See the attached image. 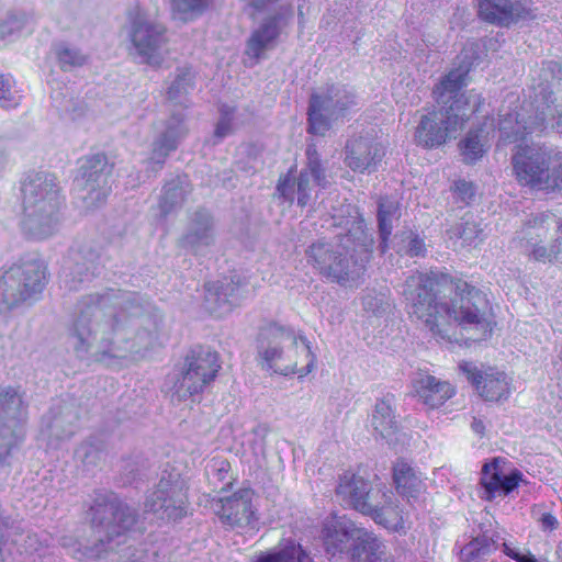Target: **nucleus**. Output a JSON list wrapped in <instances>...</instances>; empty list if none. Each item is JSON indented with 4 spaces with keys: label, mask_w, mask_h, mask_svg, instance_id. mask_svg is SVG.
<instances>
[{
    "label": "nucleus",
    "mask_w": 562,
    "mask_h": 562,
    "mask_svg": "<svg viewBox=\"0 0 562 562\" xmlns=\"http://www.w3.org/2000/svg\"><path fill=\"white\" fill-rule=\"evenodd\" d=\"M112 169L104 154L89 156L81 162L74 188L88 207H97L106 200L111 191Z\"/></svg>",
    "instance_id": "obj_16"
},
{
    "label": "nucleus",
    "mask_w": 562,
    "mask_h": 562,
    "mask_svg": "<svg viewBox=\"0 0 562 562\" xmlns=\"http://www.w3.org/2000/svg\"><path fill=\"white\" fill-rule=\"evenodd\" d=\"M215 231L214 221L206 210H198L193 213L187 231L180 243L194 254H202L207 247L214 244Z\"/></svg>",
    "instance_id": "obj_28"
},
{
    "label": "nucleus",
    "mask_w": 562,
    "mask_h": 562,
    "mask_svg": "<svg viewBox=\"0 0 562 562\" xmlns=\"http://www.w3.org/2000/svg\"><path fill=\"white\" fill-rule=\"evenodd\" d=\"M32 31V18L24 12H11L0 20V41L15 40Z\"/></svg>",
    "instance_id": "obj_36"
},
{
    "label": "nucleus",
    "mask_w": 562,
    "mask_h": 562,
    "mask_svg": "<svg viewBox=\"0 0 562 562\" xmlns=\"http://www.w3.org/2000/svg\"><path fill=\"white\" fill-rule=\"evenodd\" d=\"M479 16L501 27H508L520 20L533 18L522 0H477Z\"/></svg>",
    "instance_id": "obj_23"
},
{
    "label": "nucleus",
    "mask_w": 562,
    "mask_h": 562,
    "mask_svg": "<svg viewBox=\"0 0 562 562\" xmlns=\"http://www.w3.org/2000/svg\"><path fill=\"white\" fill-rule=\"evenodd\" d=\"M130 37L143 61L159 66L162 61V47L166 43V27L140 9L130 13Z\"/></svg>",
    "instance_id": "obj_17"
},
{
    "label": "nucleus",
    "mask_w": 562,
    "mask_h": 562,
    "mask_svg": "<svg viewBox=\"0 0 562 562\" xmlns=\"http://www.w3.org/2000/svg\"><path fill=\"white\" fill-rule=\"evenodd\" d=\"M419 401L429 408H438L454 395V387L434 375H420L414 383Z\"/></svg>",
    "instance_id": "obj_32"
},
{
    "label": "nucleus",
    "mask_w": 562,
    "mask_h": 562,
    "mask_svg": "<svg viewBox=\"0 0 562 562\" xmlns=\"http://www.w3.org/2000/svg\"><path fill=\"white\" fill-rule=\"evenodd\" d=\"M322 536L326 552L333 557L350 552L352 562H385L376 537L346 516L335 515L326 519Z\"/></svg>",
    "instance_id": "obj_9"
},
{
    "label": "nucleus",
    "mask_w": 562,
    "mask_h": 562,
    "mask_svg": "<svg viewBox=\"0 0 562 562\" xmlns=\"http://www.w3.org/2000/svg\"><path fill=\"white\" fill-rule=\"evenodd\" d=\"M536 115L526 116L527 110L501 114L499 134L505 143L522 140L527 135L543 132L550 124L562 133V69L554 63L543 64L533 80Z\"/></svg>",
    "instance_id": "obj_5"
},
{
    "label": "nucleus",
    "mask_w": 562,
    "mask_h": 562,
    "mask_svg": "<svg viewBox=\"0 0 562 562\" xmlns=\"http://www.w3.org/2000/svg\"><path fill=\"white\" fill-rule=\"evenodd\" d=\"M24 232L34 239H45L54 235L60 224L61 200L54 175L33 172L22 182Z\"/></svg>",
    "instance_id": "obj_8"
},
{
    "label": "nucleus",
    "mask_w": 562,
    "mask_h": 562,
    "mask_svg": "<svg viewBox=\"0 0 562 562\" xmlns=\"http://www.w3.org/2000/svg\"><path fill=\"white\" fill-rule=\"evenodd\" d=\"M91 524L95 535L92 547L82 546L70 537L61 539V547L74 559L92 560L102 553L113 551L127 541V535L137 521V513L114 493L95 495L90 507Z\"/></svg>",
    "instance_id": "obj_6"
},
{
    "label": "nucleus",
    "mask_w": 562,
    "mask_h": 562,
    "mask_svg": "<svg viewBox=\"0 0 562 562\" xmlns=\"http://www.w3.org/2000/svg\"><path fill=\"white\" fill-rule=\"evenodd\" d=\"M392 529L396 532H405V526H404V519H403V516H400V518L397 519V521L394 524V525H390L389 524V530Z\"/></svg>",
    "instance_id": "obj_57"
},
{
    "label": "nucleus",
    "mask_w": 562,
    "mask_h": 562,
    "mask_svg": "<svg viewBox=\"0 0 562 562\" xmlns=\"http://www.w3.org/2000/svg\"><path fill=\"white\" fill-rule=\"evenodd\" d=\"M252 496V490L240 488L231 496L220 498L214 510L224 525L231 528H244L255 519Z\"/></svg>",
    "instance_id": "obj_21"
},
{
    "label": "nucleus",
    "mask_w": 562,
    "mask_h": 562,
    "mask_svg": "<svg viewBox=\"0 0 562 562\" xmlns=\"http://www.w3.org/2000/svg\"><path fill=\"white\" fill-rule=\"evenodd\" d=\"M558 153L548 146L517 145L512 156L514 175L521 186L531 189L554 192V178Z\"/></svg>",
    "instance_id": "obj_12"
},
{
    "label": "nucleus",
    "mask_w": 562,
    "mask_h": 562,
    "mask_svg": "<svg viewBox=\"0 0 562 562\" xmlns=\"http://www.w3.org/2000/svg\"><path fill=\"white\" fill-rule=\"evenodd\" d=\"M369 426L376 437L382 439L385 437L386 431V402L379 400L369 418Z\"/></svg>",
    "instance_id": "obj_44"
},
{
    "label": "nucleus",
    "mask_w": 562,
    "mask_h": 562,
    "mask_svg": "<svg viewBox=\"0 0 562 562\" xmlns=\"http://www.w3.org/2000/svg\"><path fill=\"white\" fill-rule=\"evenodd\" d=\"M555 553H557L558 559L560 560V562H562V541L559 543Z\"/></svg>",
    "instance_id": "obj_58"
},
{
    "label": "nucleus",
    "mask_w": 562,
    "mask_h": 562,
    "mask_svg": "<svg viewBox=\"0 0 562 562\" xmlns=\"http://www.w3.org/2000/svg\"><path fill=\"white\" fill-rule=\"evenodd\" d=\"M394 440L395 443L404 446L408 445V436L404 431H400L398 427L395 425V422L389 420V442Z\"/></svg>",
    "instance_id": "obj_51"
},
{
    "label": "nucleus",
    "mask_w": 562,
    "mask_h": 562,
    "mask_svg": "<svg viewBox=\"0 0 562 562\" xmlns=\"http://www.w3.org/2000/svg\"><path fill=\"white\" fill-rule=\"evenodd\" d=\"M471 428L475 434L480 436L484 435L485 426L481 419L474 417L471 423Z\"/></svg>",
    "instance_id": "obj_55"
},
{
    "label": "nucleus",
    "mask_w": 562,
    "mask_h": 562,
    "mask_svg": "<svg viewBox=\"0 0 562 562\" xmlns=\"http://www.w3.org/2000/svg\"><path fill=\"white\" fill-rule=\"evenodd\" d=\"M78 412L72 403L60 401L55 404L45 420V432L53 445V440L69 439L77 429Z\"/></svg>",
    "instance_id": "obj_29"
},
{
    "label": "nucleus",
    "mask_w": 562,
    "mask_h": 562,
    "mask_svg": "<svg viewBox=\"0 0 562 562\" xmlns=\"http://www.w3.org/2000/svg\"><path fill=\"white\" fill-rule=\"evenodd\" d=\"M451 190L453 192L454 199H457L464 205H469L475 196L474 184L464 179H459L454 181Z\"/></svg>",
    "instance_id": "obj_45"
},
{
    "label": "nucleus",
    "mask_w": 562,
    "mask_h": 562,
    "mask_svg": "<svg viewBox=\"0 0 562 562\" xmlns=\"http://www.w3.org/2000/svg\"><path fill=\"white\" fill-rule=\"evenodd\" d=\"M392 480L396 493L403 498L409 501L418 496L422 488V479L407 460L401 458L394 462Z\"/></svg>",
    "instance_id": "obj_33"
},
{
    "label": "nucleus",
    "mask_w": 562,
    "mask_h": 562,
    "mask_svg": "<svg viewBox=\"0 0 562 562\" xmlns=\"http://www.w3.org/2000/svg\"><path fill=\"white\" fill-rule=\"evenodd\" d=\"M382 155L379 144L371 136H359L347 142L345 162L353 171L363 172L380 160Z\"/></svg>",
    "instance_id": "obj_31"
},
{
    "label": "nucleus",
    "mask_w": 562,
    "mask_h": 562,
    "mask_svg": "<svg viewBox=\"0 0 562 562\" xmlns=\"http://www.w3.org/2000/svg\"><path fill=\"white\" fill-rule=\"evenodd\" d=\"M26 418L22 396L12 386H0V426L11 436L23 437Z\"/></svg>",
    "instance_id": "obj_30"
},
{
    "label": "nucleus",
    "mask_w": 562,
    "mask_h": 562,
    "mask_svg": "<svg viewBox=\"0 0 562 562\" xmlns=\"http://www.w3.org/2000/svg\"><path fill=\"white\" fill-rule=\"evenodd\" d=\"M247 293V284L238 276L229 281H217L205 284V305L207 311L222 317L229 313Z\"/></svg>",
    "instance_id": "obj_20"
},
{
    "label": "nucleus",
    "mask_w": 562,
    "mask_h": 562,
    "mask_svg": "<svg viewBox=\"0 0 562 562\" xmlns=\"http://www.w3.org/2000/svg\"><path fill=\"white\" fill-rule=\"evenodd\" d=\"M188 507L187 486L179 471L164 470L158 483L146 496L145 513H151L160 520L177 521L187 516Z\"/></svg>",
    "instance_id": "obj_14"
},
{
    "label": "nucleus",
    "mask_w": 562,
    "mask_h": 562,
    "mask_svg": "<svg viewBox=\"0 0 562 562\" xmlns=\"http://www.w3.org/2000/svg\"><path fill=\"white\" fill-rule=\"evenodd\" d=\"M449 238L462 239L469 246H476L484 239V231L473 216L465 215L461 223L451 227L448 232Z\"/></svg>",
    "instance_id": "obj_37"
},
{
    "label": "nucleus",
    "mask_w": 562,
    "mask_h": 562,
    "mask_svg": "<svg viewBox=\"0 0 562 562\" xmlns=\"http://www.w3.org/2000/svg\"><path fill=\"white\" fill-rule=\"evenodd\" d=\"M258 356L263 369L281 375L299 373L300 376L312 372L316 359L305 337L277 324L260 330Z\"/></svg>",
    "instance_id": "obj_7"
},
{
    "label": "nucleus",
    "mask_w": 562,
    "mask_h": 562,
    "mask_svg": "<svg viewBox=\"0 0 562 562\" xmlns=\"http://www.w3.org/2000/svg\"><path fill=\"white\" fill-rule=\"evenodd\" d=\"M46 284V266L35 257L23 258L0 269V313L36 299Z\"/></svg>",
    "instance_id": "obj_10"
},
{
    "label": "nucleus",
    "mask_w": 562,
    "mask_h": 562,
    "mask_svg": "<svg viewBox=\"0 0 562 562\" xmlns=\"http://www.w3.org/2000/svg\"><path fill=\"white\" fill-rule=\"evenodd\" d=\"M459 66L451 69L434 89L439 111L423 115L415 132L416 142L426 148L438 147L448 136L461 130L469 116L479 110L481 95L473 90L462 92L468 74L476 58L474 50L464 48Z\"/></svg>",
    "instance_id": "obj_4"
},
{
    "label": "nucleus",
    "mask_w": 562,
    "mask_h": 562,
    "mask_svg": "<svg viewBox=\"0 0 562 562\" xmlns=\"http://www.w3.org/2000/svg\"><path fill=\"white\" fill-rule=\"evenodd\" d=\"M8 164V154L5 153V150L0 149V175H2L5 171Z\"/></svg>",
    "instance_id": "obj_56"
},
{
    "label": "nucleus",
    "mask_w": 562,
    "mask_h": 562,
    "mask_svg": "<svg viewBox=\"0 0 562 562\" xmlns=\"http://www.w3.org/2000/svg\"><path fill=\"white\" fill-rule=\"evenodd\" d=\"M221 366L217 353L209 347L196 346L186 356L182 368L169 376L172 401H187L212 382Z\"/></svg>",
    "instance_id": "obj_13"
},
{
    "label": "nucleus",
    "mask_w": 562,
    "mask_h": 562,
    "mask_svg": "<svg viewBox=\"0 0 562 562\" xmlns=\"http://www.w3.org/2000/svg\"><path fill=\"white\" fill-rule=\"evenodd\" d=\"M306 158V167L300 171L297 178L296 192L297 204L300 206L307 205L316 198V194H314L316 187L325 188L327 184L326 169L322 164L321 156L315 145H307Z\"/></svg>",
    "instance_id": "obj_27"
},
{
    "label": "nucleus",
    "mask_w": 562,
    "mask_h": 562,
    "mask_svg": "<svg viewBox=\"0 0 562 562\" xmlns=\"http://www.w3.org/2000/svg\"><path fill=\"white\" fill-rule=\"evenodd\" d=\"M210 0H170V9L175 19L188 22L200 16Z\"/></svg>",
    "instance_id": "obj_39"
},
{
    "label": "nucleus",
    "mask_w": 562,
    "mask_h": 562,
    "mask_svg": "<svg viewBox=\"0 0 562 562\" xmlns=\"http://www.w3.org/2000/svg\"><path fill=\"white\" fill-rule=\"evenodd\" d=\"M193 77L190 69H178V74L168 88V100L176 104L186 105V95L193 88Z\"/></svg>",
    "instance_id": "obj_40"
},
{
    "label": "nucleus",
    "mask_w": 562,
    "mask_h": 562,
    "mask_svg": "<svg viewBox=\"0 0 562 562\" xmlns=\"http://www.w3.org/2000/svg\"><path fill=\"white\" fill-rule=\"evenodd\" d=\"M333 220L335 226L345 227L347 233L338 234L330 240L317 239L306 248L305 257L326 280L351 286L364 272V261L373 245V237L351 204L346 205V211H336Z\"/></svg>",
    "instance_id": "obj_3"
},
{
    "label": "nucleus",
    "mask_w": 562,
    "mask_h": 562,
    "mask_svg": "<svg viewBox=\"0 0 562 562\" xmlns=\"http://www.w3.org/2000/svg\"><path fill=\"white\" fill-rule=\"evenodd\" d=\"M378 223L380 233V249L382 252H384L386 249V211L384 210V204L382 202L379 203L378 207Z\"/></svg>",
    "instance_id": "obj_50"
},
{
    "label": "nucleus",
    "mask_w": 562,
    "mask_h": 562,
    "mask_svg": "<svg viewBox=\"0 0 562 562\" xmlns=\"http://www.w3.org/2000/svg\"><path fill=\"white\" fill-rule=\"evenodd\" d=\"M495 549H496L495 542L492 538H490L487 536L476 537L461 549L460 561L461 562H482Z\"/></svg>",
    "instance_id": "obj_38"
},
{
    "label": "nucleus",
    "mask_w": 562,
    "mask_h": 562,
    "mask_svg": "<svg viewBox=\"0 0 562 562\" xmlns=\"http://www.w3.org/2000/svg\"><path fill=\"white\" fill-rule=\"evenodd\" d=\"M190 192V184L187 177H175L166 182L159 202V209L164 216L181 207Z\"/></svg>",
    "instance_id": "obj_35"
},
{
    "label": "nucleus",
    "mask_w": 562,
    "mask_h": 562,
    "mask_svg": "<svg viewBox=\"0 0 562 562\" xmlns=\"http://www.w3.org/2000/svg\"><path fill=\"white\" fill-rule=\"evenodd\" d=\"M460 369L485 401L497 402L508 397L509 381L504 372H482L472 362L461 363Z\"/></svg>",
    "instance_id": "obj_24"
},
{
    "label": "nucleus",
    "mask_w": 562,
    "mask_h": 562,
    "mask_svg": "<svg viewBox=\"0 0 562 562\" xmlns=\"http://www.w3.org/2000/svg\"><path fill=\"white\" fill-rule=\"evenodd\" d=\"M553 179L557 182V186L554 187V192L555 191H561L562 190V161H560L559 157H558V161H557L555 171H554V178Z\"/></svg>",
    "instance_id": "obj_54"
},
{
    "label": "nucleus",
    "mask_w": 562,
    "mask_h": 562,
    "mask_svg": "<svg viewBox=\"0 0 562 562\" xmlns=\"http://www.w3.org/2000/svg\"><path fill=\"white\" fill-rule=\"evenodd\" d=\"M403 294L412 302L413 314L434 336L447 338L451 324L483 334L492 331L486 295L465 280L417 272L406 279Z\"/></svg>",
    "instance_id": "obj_2"
},
{
    "label": "nucleus",
    "mask_w": 562,
    "mask_h": 562,
    "mask_svg": "<svg viewBox=\"0 0 562 562\" xmlns=\"http://www.w3.org/2000/svg\"><path fill=\"white\" fill-rule=\"evenodd\" d=\"M356 105V95L344 85H331L325 91L312 93L307 111L308 132L324 136L335 121Z\"/></svg>",
    "instance_id": "obj_15"
},
{
    "label": "nucleus",
    "mask_w": 562,
    "mask_h": 562,
    "mask_svg": "<svg viewBox=\"0 0 562 562\" xmlns=\"http://www.w3.org/2000/svg\"><path fill=\"white\" fill-rule=\"evenodd\" d=\"M538 521L541 525L542 530H555L559 527L558 519L550 513H542L538 518Z\"/></svg>",
    "instance_id": "obj_52"
},
{
    "label": "nucleus",
    "mask_w": 562,
    "mask_h": 562,
    "mask_svg": "<svg viewBox=\"0 0 562 562\" xmlns=\"http://www.w3.org/2000/svg\"><path fill=\"white\" fill-rule=\"evenodd\" d=\"M482 133V128L470 131L467 137L461 142L460 147L464 162L473 164L485 153Z\"/></svg>",
    "instance_id": "obj_41"
},
{
    "label": "nucleus",
    "mask_w": 562,
    "mask_h": 562,
    "mask_svg": "<svg viewBox=\"0 0 562 562\" xmlns=\"http://www.w3.org/2000/svg\"><path fill=\"white\" fill-rule=\"evenodd\" d=\"M188 128L184 124L182 113H173L153 143L151 156L149 164L154 170L161 169L168 155L176 150L179 142L187 135Z\"/></svg>",
    "instance_id": "obj_26"
},
{
    "label": "nucleus",
    "mask_w": 562,
    "mask_h": 562,
    "mask_svg": "<svg viewBox=\"0 0 562 562\" xmlns=\"http://www.w3.org/2000/svg\"><path fill=\"white\" fill-rule=\"evenodd\" d=\"M521 481L522 473L519 470H513L508 474H505L498 467L496 460L486 462L482 467V476L480 480L482 492L480 497L491 502L496 497L507 496Z\"/></svg>",
    "instance_id": "obj_25"
},
{
    "label": "nucleus",
    "mask_w": 562,
    "mask_h": 562,
    "mask_svg": "<svg viewBox=\"0 0 562 562\" xmlns=\"http://www.w3.org/2000/svg\"><path fill=\"white\" fill-rule=\"evenodd\" d=\"M58 64L64 71H70L87 63V55L80 49L67 44H60L55 49Z\"/></svg>",
    "instance_id": "obj_42"
},
{
    "label": "nucleus",
    "mask_w": 562,
    "mask_h": 562,
    "mask_svg": "<svg viewBox=\"0 0 562 562\" xmlns=\"http://www.w3.org/2000/svg\"><path fill=\"white\" fill-rule=\"evenodd\" d=\"M337 496L358 512L370 515L378 524L385 525L383 508L372 504L369 495V483L361 476L346 473L340 477L336 488Z\"/></svg>",
    "instance_id": "obj_19"
},
{
    "label": "nucleus",
    "mask_w": 562,
    "mask_h": 562,
    "mask_svg": "<svg viewBox=\"0 0 562 562\" xmlns=\"http://www.w3.org/2000/svg\"><path fill=\"white\" fill-rule=\"evenodd\" d=\"M234 109L228 105L221 108V117L216 124L214 136L221 140L232 133Z\"/></svg>",
    "instance_id": "obj_46"
},
{
    "label": "nucleus",
    "mask_w": 562,
    "mask_h": 562,
    "mask_svg": "<svg viewBox=\"0 0 562 562\" xmlns=\"http://www.w3.org/2000/svg\"><path fill=\"white\" fill-rule=\"evenodd\" d=\"M22 95L15 86V80L9 74H0V106L11 109L19 105Z\"/></svg>",
    "instance_id": "obj_43"
},
{
    "label": "nucleus",
    "mask_w": 562,
    "mask_h": 562,
    "mask_svg": "<svg viewBox=\"0 0 562 562\" xmlns=\"http://www.w3.org/2000/svg\"><path fill=\"white\" fill-rule=\"evenodd\" d=\"M121 562H156L155 553L149 554L144 549L126 547L121 555Z\"/></svg>",
    "instance_id": "obj_47"
},
{
    "label": "nucleus",
    "mask_w": 562,
    "mask_h": 562,
    "mask_svg": "<svg viewBox=\"0 0 562 562\" xmlns=\"http://www.w3.org/2000/svg\"><path fill=\"white\" fill-rule=\"evenodd\" d=\"M277 191L285 201L292 203L295 198V186L292 179L286 176L277 186Z\"/></svg>",
    "instance_id": "obj_49"
},
{
    "label": "nucleus",
    "mask_w": 562,
    "mask_h": 562,
    "mask_svg": "<svg viewBox=\"0 0 562 562\" xmlns=\"http://www.w3.org/2000/svg\"><path fill=\"white\" fill-rule=\"evenodd\" d=\"M292 16V9H284L266 18L251 33L245 50L246 56L252 60L251 65L257 64L265 56V52L274 46L282 29L288 25Z\"/></svg>",
    "instance_id": "obj_18"
},
{
    "label": "nucleus",
    "mask_w": 562,
    "mask_h": 562,
    "mask_svg": "<svg viewBox=\"0 0 562 562\" xmlns=\"http://www.w3.org/2000/svg\"><path fill=\"white\" fill-rule=\"evenodd\" d=\"M503 551L506 555H508L509 558L514 559L517 562H524L528 557L531 555L530 553L520 554L519 552L512 549L507 543H503Z\"/></svg>",
    "instance_id": "obj_53"
},
{
    "label": "nucleus",
    "mask_w": 562,
    "mask_h": 562,
    "mask_svg": "<svg viewBox=\"0 0 562 562\" xmlns=\"http://www.w3.org/2000/svg\"><path fill=\"white\" fill-rule=\"evenodd\" d=\"M407 239V246H406V254H408L411 257H423L426 252L425 243L422 238H419L417 235H413L409 233L406 237Z\"/></svg>",
    "instance_id": "obj_48"
},
{
    "label": "nucleus",
    "mask_w": 562,
    "mask_h": 562,
    "mask_svg": "<svg viewBox=\"0 0 562 562\" xmlns=\"http://www.w3.org/2000/svg\"><path fill=\"white\" fill-rule=\"evenodd\" d=\"M106 442L101 435L91 436L79 445L75 458L86 471H92L104 460Z\"/></svg>",
    "instance_id": "obj_34"
},
{
    "label": "nucleus",
    "mask_w": 562,
    "mask_h": 562,
    "mask_svg": "<svg viewBox=\"0 0 562 562\" xmlns=\"http://www.w3.org/2000/svg\"><path fill=\"white\" fill-rule=\"evenodd\" d=\"M99 273V255L92 249L72 251L60 274V283L68 291H78Z\"/></svg>",
    "instance_id": "obj_22"
},
{
    "label": "nucleus",
    "mask_w": 562,
    "mask_h": 562,
    "mask_svg": "<svg viewBox=\"0 0 562 562\" xmlns=\"http://www.w3.org/2000/svg\"><path fill=\"white\" fill-rule=\"evenodd\" d=\"M143 311L134 292L104 289L82 295L68 326V345L77 358L105 366L138 355L154 341L150 331L134 333L132 328Z\"/></svg>",
    "instance_id": "obj_1"
},
{
    "label": "nucleus",
    "mask_w": 562,
    "mask_h": 562,
    "mask_svg": "<svg viewBox=\"0 0 562 562\" xmlns=\"http://www.w3.org/2000/svg\"><path fill=\"white\" fill-rule=\"evenodd\" d=\"M514 243L536 261L562 263V218L550 212L532 215Z\"/></svg>",
    "instance_id": "obj_11"
}]
</instances>
